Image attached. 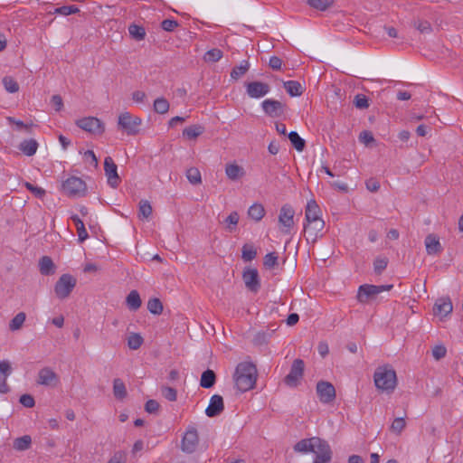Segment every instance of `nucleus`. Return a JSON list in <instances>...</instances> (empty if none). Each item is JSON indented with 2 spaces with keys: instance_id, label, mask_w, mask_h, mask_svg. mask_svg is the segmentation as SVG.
Listing matches in <instances>:
<instances>
[{
  "instance_id": "f257e3e1",
  "label": "nucleus",
  "mask_w": 463,
  "mask_h": 463,
  "mask_svg": "<svg viewBox=\"0 0 463 463\" xmlns=\"http://www.w3.org/2000/svg\"><path fill=\"white\" fill-rule=\"evenodd\" d=\"M296 452L308 453L315 455L313 463H329L332 458V450L328 442L318 437L303 439L294 446Z\"/></svg>"
},
{
  "instance_id": "f03ea898",
  "label": "nucleus",
  "mask_w": 463,
  "mask_h": 463,
  "mask_svg": "<svg viewBox=\"0 0 463 463\" xmlns=\"http://www.w3.org/2000/svg\"><path fill=\"white\" fill-rule=\"evenodd\" d=\"M235 387L241 392H245L254 388L257 380L256 366L248 362L240 363L233 374Z\"/></svg>"
},
{
  "instance_id": "7ed1b4c3",
  "label": "nucleus",
  "mask_w": 463,
  "mask_h": 463,
  "mask_svg": "<svg viewBox=\"0 0 463 463\" xmlns=\"http://www.w3.org/2000/svg\"><path fill=\"white\" fill-rule=\"evenodd\" d=\"M375 387L383 392H392L396 387V373L389 365L379 366L373 374Z\"/></svg>"
},
{
  "instance_id": "20e7f679",
  "label": "nucleus",
  "mask_w": 463,
  "mask_h": 463,
  "mask_svg": "<svg viewBox=\"0 0 463 463\" xmlns=\"http://www.w3.org/2000/svg\"><path fill=\"white\" fill-rule=\"evenodd\" d=\"M77 283L76 279L70 274H62L57 280L54 291L60 299H64L70 296Z\"/></svg>"
},
{
  "instance_id": "39448f33",
  "label": "nucleus",
  "mask_w": 463,
  "mask_h": 463,
  "mask_svg": "<svg viewBox=\"0 0 463 463\" xmlns=\"http://www.w3.org/2000/svg\"><path fill=\"white\" fill-rule=\"evenodd\" d=\"M141 118L131 115L129 112L121 113L118 117V128L128 133V135H137L139 132Z\"/></svg>"
},
{
  "instance_id": "423d86ee",
  "label": "nucleus",
  "mask_w": 463,
  "mask_h": 463,
  "mask_svg": "<svg viewBox=\"0 0 463 463\" xmlns=\"http://www.w3.org/2000/svg\"><path fill=\"white\" fill-rule=\"evenodd\" d=\"M62 189L69 196L80 197L85 194L86 184L82 179L71 176L63 182Z\"/></svg>"
},
{
  "instance_id": "0eeeda50",
  "label": "nucleus",
  "mask_w": 463,
  "mask_h": 463,
  "mask_svg": "<svg viewBox=\"0 0 463 463\" xmlns=\"http://www.w3.org/2000/svg\"><path fill=\"white\" fill-rule=\"evenodd\" d=\"M305 364L302 359H295L289 373L284 378V383L289 387H297L304 374Z\"/></svg>"
},
{
  "instance_id": "6e6552de",
  "label": "nucleus",
  "mask_w": 463,
  "mask_h": 463,
  "mask_svg": "<svg viewBox=\"0 0 463 463\" xmlns=\"http://www.w3.org/2000/svg\"><path fill=\"white\" fill-rule=\"evenodd\" d=\"M76 125L93 135H101L105 131V125L95 117H87L76 121Z\"/></svg>"
},
{
  "instance_id": "1a4fd4ad",
  "label": "nucleus",
  "mask_w": 463,
  "mask_h": 463,
  "mask_svg": "<svg viewBox=\"0 0 463 463\" xmlns=\"http://www.w3.org/2000/svg\"><path fill=\"white\" fill-rule=\"evenodd\" d=\"M261 108L269 117L279 118L284 114L287 106L279 100L267 99L262 101Z\"/></svg>"
},
{
  "instance_id": "9d476101",
  "label": "nucleus",
  "mask_w": 463,
  "mask_h": 463,
  "mask_svg": "<svg viewBox=\"0 0 463 463\" xmlns=\"http://www.w3.org/2000/svg\"><path fill=\"white\" fill-rule=\"evenodd\" d=\"M199 442L197 430L194 427H189L184 433L181 449L185 453H193L195 451Z\"/></svg>"
},
{
  "instance_id": "9b49d317",
  "label": "nucleus",
  "mask_w": 463,
  "mask_h": 463,
  "mask_svg": "<svg viewBox=\"0 0 463 463\" xmlns=\"http://www.w3.org/2000/svg\"><path fill=\"white\" fill-rule=\"evenodd\" d=\"M294 214H295V211L288 204H285L280 208L279 215V222L282 226L281 232L283 233L290 232V230L294 225V220H293Z\"/></svg>"
},
{
  "instance_id": "f8f14e48",
  "label": "nucleus",
  "mask_w": 463,
  "mask_h": 463,
  "mask_svg": "<svg viewBox=\"0 0 463 463\" xmlns=\"http://www.w3.org/2000/svg\"><path fill=\"white\" fill-rule=\"evenodd\" d=\"M317 392L319 400L323 403H329L335 398V389L328 382L320 381L317 384Z\"/></svg>"
},
{
  "instance_id": "ddd939ff",
  "label": "nucleus",
  "mask_w": 463,
  "mask_h": 463,
  "mask_svg": "<svg viewBox=\"0 0 463 463\" xmlns=\"http://www.w3.org/2000/svg\"><path fill=\"white\" fill-rule=\"evenodd\" d=\"M270 90L268 83L250 81L246 84V92L250 98L260 99L266 96Z\"/></svg>"
},
{
  "instance_id": "4468645a",
  "label": "nucleus",
  "mask_w": 463,
  "mask_h": 463,
  "mask_svg": "<svg viewBox=\"0 0 463 463\" xmlns=\"http://www.w3.org/2000/svg\"><path fill=\"white\" fill-rule=\"evenodd\" d=\"M104 170L109 184L116 188L119 184L120 178L118 175V166L110 156H107L104 160Z\"/></svg>"
},
{
  "instance_id": "2eb2a0df",
  "label": "nucleus",
  "mask_w": 463,
  "mask_h": 463,
  "mask_svg": "<svg viewBox=\"0 0 463 463\" xmlns=\"http://www.w3.org/2000/svg\"><path fill=\"white\" fill-rule=\"evenodd\" d=\"M242 279L246 288L251 292H258L260 288L259 273L256 269L248 268L243 271Z\"/></svg>"
},
{
  "instance_id": "dca6fc26",
  "label": "nucleus",
  "mask_w": 463,
  "mask_h": 463,
  "mask_svg": "<svg viewBox=\"0 0 463 463\" xmlns=\"http://www.w3.org/2000/svg\"><path fill=\"white\" fill-rule=\"evenodd\" d=\"M224 410L223 399L219 394H214L211 397L208 407L205 410V414L213 418L219 416Z\"/></svg>"
},
{
  "instance_id": "f3484780",
  "label": "nucleus",
  "mask_w": 463,
  "mask_h": 463,
  "mask_svg": "<svg viewBox=\"0 0 463 463\" xmlns=\"http://www.w3.org/2000/svg\"><path fill=\"white\" fill-rule=\"evenodd\" d=\"M381 293V288L376 285L364 284L359 287L357 299L360 303H367L372 298Z\"/></svg>"
},
{
  "instance_id": "a211bd4d",
  "label": "nucleus",
  "mask_w": 463,
  "mask_h": 463,
  "mask_svg": "<svg viewBox=\"0 0 463 463\" xmlns=\"http://www.w3.org/2000/svg\"><path fill=\"white\" fill-rule=\"evenodd\" d=\"M426 251L429 255H437L443 250L439 238L434 233H430L425 238Z\"/></svg>"
},
{
  "instance_id": "6ab92c4d",
  "label": "nucleus",
  "mask_w": 463,
  "mask_h": 463,
  "mask_svg": "<svg viewBox=\"0 0 463 463\" xmlns=\"http://www.w3.org/2000/svg\"><path fill=\"white\" fill-rule=\"evenodd\" d=\"M452 310L453 306L449 298H439L433 307V312L436 316L447 317Z\"/></svg>"
},
{
  "instance_id": "aec40b11",
  "label": "nucleus",
  "mask_w": 463,
  "mask_h": 463,
  "mask_svg": "<svg viewBox=\"0 0 463 463\" xmlns=\"http://www.w3.org/2000/svg\"><path fill=\"white\" fill-rule=\"evenodd\" d=\"M58 381L57 374L49 367H44L39 371L38 383L42 385H55Z\"/></svg>"
},
{
  "instance_id": "412c9836",
  "label": "nucleus",
  "mask_w": 463,
  "mask_h": 463,
  "mask_svg": "<svg viewBox=\"0 0 463 463\" xmlns=\"http://www.w3.org/2000/svg\"><path fill=\"white\" fill-rule=\"evenodd\" d=\"M321 210L315 200H309L307 203L305 210V220L306 222L322 219L320 217Z\"/></svg>"
},
{
  "instance_id": "4be33fe9",
  "label": "nucleus",
  "mask_w": 463,
  "mask_h": 463,
  "mask_svg": "<svg viewBox=\"0 0 463 463\" xmlns=\"http://www.w3.org/2000/svg\"><path fill=\"white\" fill-rule=\"evenodd\" d=\"M325 227V222L323 219H318L316 221H311L310 222L304 223V231L308 233V237L312 238V240H316L318 236V232H320Z\"/></svg>"
},
{
  "instance_id": "5701e85b",
  "label": "nucleus",
  "mask_w": 463,
  "mask_h": 463,
  "mask_svg": "<svg viewBox=\"0 0 463 463\" xmlns=\"http://www.w3.org/2000/svg\"><path fill=\"white\" fill-rule=\"evenodd\" d=\"M225 174L230 180L237 181L245 175V170L236 163H230L225 166Z\"/></svg>"
},
{
  "instance_id": "b1692460",
  "label": "nucleus",
  "mask_w": 463,
  "mask_h": 463,
  "mask_svg": "<svg viewBox=\"0 0 463 463\" xmlns=\"http://www.w3.org/2000/svg\"><path fill=\"white\" fill-rule=\"evenodd\" d=\"M215 383L216 374L213 370L207 369L204 372H203L200 379L201 387L210 389L215 384Z\"/></svg>"
},
{
  "instance_id": "393cba45",
  "label": "nucleus",
  "mask_w": 463,
  "mask_h": 463,
  "mask_svg": "<svg viewBox=\"0 0 463 463\" xmlns=\"http://www.w3.org/2000/svg\"><path fill=\"white\" fill-rule=\"evenodd\" d=\"M285 90L291 97H298L303 93L302 85L297 80H288L283 83Z\"/></svg>"
},
{
  "instance_id": "a878e982",
  "label": "nucleus",
  "mask_w": 463,
  "mask_h": 463,
  "mask_svg": "<svg viewBox=\"0 0 463 463\" xmlns=\"http://www.w3.org/2000/svg\"><path fill=\"white\" fill-rule=\"evenodd\" d=\"M19 148L25 156H32L37 151L38 143L35 139H26L20 144Z\"/></svg>"
},
{
  "instance_id": "bb28decb",
  "label": "nucleus",
  "mask_w": 463,
  "mask_h": 463,
  "mask_svg": "<svg viewBox=\"0 0 463 463\" xmlns=\"http://www.w3.org/2000/svg\"><path fill=\"white\" fill-rule=\"evenodd\" d=\"M40 272L43 275H51L54 273L55 266L52 260L48 256H43L39 261Z\"/></svg>"
},
{
  "instance_id": "cd10ccee",
  "label": "nucleus",
  "mask_w": 463,
  "mask_h": 463,
  "mask_svg": "<svg viewBox=\"0 0 463 463\" xmlns=\"http://www.w3.org/2000/svg\"><path fill=\"white\" fill-rule=\"evenodd\" d=\"M126 302L128 308L133 311L137 310L142 304L139 293L137 290H132L129 292L126 298Z\"/></svg>"
},
{
  "instance_id": "c85d7f7f",
  "label": "nucleus",
  "mask_w": 463,
  "mask_h": 463,
  "mask_svg": "<svg viewBox=\"0 0 463 463\" xmlns=\"http://www.w3.org/2000/svg\"><path fill=\"white\" fill-rule=\"evenodd\" d=\"M204 132V127L202 125H192L183 130V136L187 139H195Z\"/></svg>"
},
{
  "instance_id": "c756f323",
  "label": "nucleus",
  "mask_w": 463,
  "mask_h": 463,
  "mask_svg": "<svg viewBox=\"0 0 463 463\" xmlns=\"http://www.w3.org/2000/svg\"><path fill=\"white\" fill-rule=\"evenodd\" d=\"M113 393L118 400H123L128 394L125 383L119 378H116L113 381Z\"/></svg>"
},
{
  "instance_id": "7c9ffc66",
  "label": "nucleus",
  "mask_w": 463,
  "mask_h": 463,
  "mask_svg": "<svg viewBox=\"0 0 463 463\" xmlns=\"http://www.w3.org/2000/svg\"><path fill=\"white\" fill-rule=\"evenodd\" d=\"M71 220L76 225L79 241L83 242L88 238V232L85 229L83 222L78 215H72Z\"/></svg>"
},
{
  "instance_id": "2f4dec72",
  "label": "nucleus",
  "mask_w": 463,
  "mask_h": 463,
  "mask_svg": "<svg viewBox=\"0 0 463 463\" xmlns=\"http://www.w3.org/2000/svg\"><path fill=\"white\" fill-rule=\"evenodd\" d=\"M248 214L251 219L259 222L265 214L264 207L260 203H254L249 208Z\"/></svg>"
},
{
  "instance_id": "473e14b6",
  "label": "nucleus",
  "mask_w": 463,
  "mask_h": 463,
  "mask_svg": "<svg viewBox=\"0 0 463 463\" xmlns=\"http://www.w3.org/2000/svg\"><path fill=\"white\" fill-rule=\"evenodd\" d=\"M250 69V63L248 61H242L240 65L235 66L231 71V77L233 80H239Z\"/></svg>"
},
{
  "instance_id": "72a5a7b5",
  "label": "nucleus",
  "mask_w": 463,
  "mask_h": 463,
  "mask_svg": "<svg viewBox=\"0 0 463 463\" xmlns=\"http://www.w3.org/2000/svg\"><path fill=\"white\" fill-rule=\"evenodd\" d=\"M292 146L299 152L303 151L306 146L305 140L296 131H291L288 135Z\"/></svg>"
},
{
  "instance_id": "f704fd0d",
  "label": "nucleus",
  "mask_w": 463,
  "mask_h": 463,
  "mask_svg": "<svg viewBox=\"0 0 463 463\" xmlns=\"http://www.w3.org/2000/svg\"><path fill=\"white\" fill-rule=\"evenodd\" d=\"M31 444H32V439L29 435H24L23 437L16 438L14 440V448L19 451H24V450L28 449L30 448Z\"/></svg>"
},
{
  "instance_id": "c9c22d12",
  "label": "nucleus",
  "mask_w": 463,
  "mask_h": 463,
  "mask_svg": "<svg viewBox=\"0 0 463 463\" xmlns=\"http://www.w3.org/2000/svg\"><path fill=\"white\" fill-rule=\"evenodd\" d=\"M152 206L146 200H141L139 202L138 217L140 219L147 220L152 215Z\"/></svg>"
},
{
  "instance_id": "e433bc0d",
  "label": "nucleus",
  "mask_w": 463,
  "mask_h": 463,
  "mask_svg": "<svg viewBox=\"0 0 463 463\" xmlns=\"http://www.w3.org/2000/svg\"><path fill=\"white\" fill-rule=\"evenodd\" d=\"M241 258L244 261H251L257 256V250L251 244H244L241 249Z\"/></svg>"
},
{
  "instance_id": "4c0bfd02",
  "label": "nucleus",
  "mask_w": 463,
  "mask_h": 463,
  "mask_svg": "<svg viewBox=\"0 0 463 463\" xmlns=\"http://www.w3.org/2000/svg\"><path fill=\"white\" fill-rule=\"evenodd\" d=\"M26 318V315L24 312L18 313L9 323V329L11 331H17L22 328Z\"/></svg>"
},
{
  "instance_id": "58836bf2",
  "label": "nucleus",
  "mask_w": 463,
  "mask_h": 463,
  "mask_svg": "<svg viewBox=\"0 0 463 463\" xmlns=\"http://www.w3.org/2000/svg\"><path fill=\"white\" fill-rule=\"evenodd\" d=\"M128 32L131 37L137 41H141L145 39L146 30L143 26L137 24H131L128 27Z\"/></svg>"
},
{
  "instance_id": "ea45409f",
  "label": "nucleus",
  "mask_w": 463,
  "mask_h": 463,
  "mask_svg": "<svg viewBox=\"0 0 463 463\" xmlns=\"http://www.w3.org/2000/svg\"><path fill=\"white\" fill-rule=\"evenodd\" d=\"M406 427V421L403 417H398L393 420L390 426V431L400 435Z\"/></svg>"
},
{
  "instance_id": "a19ab883",
  "label": "nucleus",
  "mask_w": 463,
  "mask_h": 463,
  "mask_svg": "<svg viewBox=\"0 0 463 463\" xmlns=\"http://www.w3.org/2000/svg\"><path fill=\"white\" fill-rule=\"evenodd\" d=\"M147 309L154 315H160L163 312V304L157 298H151L147 302Z\"/></svg>"
},
{
  "instance_id": "79ce46f5",
  "label": "nucleus",
  "mask_w": 463,
  "mask_h": 463,
  "mask_svg": "<svg viewBox=\"0 0 463 463\" xmlns=\"http://www.w3.org/2000/svg\"><path fill=\"white\" fill-rule=\"evenodd\" d=\"M186 178L194 185L202 183L201 173L196 167H191L186 171Z\"/></svg>"
},
{
  "instance_id": "37998d69",
  "label": "nucleus",
  "mask_w": 463,
  "mask_h": 463,
  "mask_svg": "<svg viewBox=\"0 0 463 463\" xmlns=\"http://www.w3.org/2000/svg\"><path fill=\"white\" fill-rule=\"evenodd\" d=\"M154 110L158 114H165L169 110V102L165 98H157L154 101Z\"/></svg>"
},
{
  "instance_id": "c03bdc74",
  "label": "nucleus",
  "mask_w": 463,
  "mask_h": 463,
  "mask_svg": "<svg viewBox=\"0 0 463 463\" xmlns=\"http://www.w3.org/2000/svg\"><path fill=\"white\" fill-rule=\"evenodd\" d=\"M222 52L220 49L213 48L204 54V61L207 62H216L222 58Z\"/></svg>"
},
{
  "instance_id": "a18cd8bd",
  "label": "nucleus",
  "mask_w": 463,
  "mask_h": 463,
  "mask_svg": "<svg viewBox=\"0 0 463 463\" xmlns=\"http://www.w3.org/2000/svg\"><path fill=\"white\" fill-rule=\"evenodd\" d=\"M3 84L5 90L9 93H15L19 90V85L14 78L5 76L3 79Z\"/></svg>"
},
{
  "instance_id": "49530a36",
  "label": "nucleus",
  "mask_w": 463,
  "mask_h": 463,
  "mask_svg": "<svg viewBox=\"0 0 463 463\" xmlns=\"http://www.w3.org/2000/svg\"><path fill=\"white\" fill-rule=\"evenodd\" d=\"M143 344V338L139 334L132 333L128 338V346L132 350H137Z\"/></svg>"
},
{
  "instance_id": "de8ad7c7",
  "label": "nucleus",
  "mask_w": 463,
  "mask_h": 463,
  "mask_svg": "<svg viewBox=\"0 0 463 463\" xmlns=\"http://www.w3.org/2000/svg\"><path fill=\"white\" fill-rule=\"evenodd\" d=\"M307 3L312 8L319 10V11L326 10L333 4V2L329 1V0H307Z\"/></svg>"
},
{
  "instance_id": "09e8293b",
  "label": "nucleus",
  "mask_w": 463,
  "mask_h": 463,
  "mask_svg": "<svg viewBox=\"0 0 463 463\" xmlns=\"http://www.w3.org/2000/svg\"><path fill=\"white\" fill-rule=\"evenodd\" d=\"M161 393L169 402H175L177 399V391L173 387L163 385L161 387Z\"/></svg>"
},
{
  "instance_id": "8fccbe9b",
  "label": "nucleus",
  "mask_w": 463,
  "mask_h": 463,
  "mask_svg": "<svg viewBox=\"0 0 463 463\" xmlns=\"http://www.w3.org/2000/svg\"><path fill=\"white\" fill-rule=\"evenodd\" d=\"M80 12V9L75 5H64L61 7H57L54 9L53 14H61V15H70L73 14H77Z\"/></svg>"
},
{
  "instance_id": "3c124183",
  "label": "nucleus",
  "mask_w": 463,
  "mask_h": 463,
  "mask_svg": "<svg viewBox=\"0 0 463 463\" xmlns=\"http://www.w3.org/2000/svg\"><path fill=\"white\" fill-rule=\"evenodd\" d=\"M414 27L421 33H430L432 32L431 24L428 21L415 20Z\"/></svg>"
},
{
  "instance_id": "603ef678",
  "label": "nucleus",
  "mask_w": 463,
  "mask_h": 463,
  "mask_svg": "<svg viewBox=\"0 0 463 463\" xmlns=\"http://www.w3.org/2000/svg\"><path fill=\"white\" fill-rule=\"evenodd\" d=\"M388 265L387 258H376L373 261V269L376 274H381Z\"/></svg>"
},
{
  "instance_id": "864d4df0",
  "label": "nucleus",
  "mask_w": 463,
  "mask_h": 463,
  "mask_svg": "<svg viewBox=\"0 0 463 463\" xmlns=\"http://www.w3.org/2000/svg\"><path fill=\"white\" fill-rule=\"evenodd\" d=\"M354 103L357 109H364L369 107L368 99L364 94H357L354 97Z\"/></svg>"
},
{
  "instance_id": "5fc2aeb1",
  "label": "nucleus",
  "mask_w": 463,
  "mask_h": 463,
  "mask_svg": "<svg viewBox=\"0 0 463 463\" xmlns=\"http://www.w3.org/2000/svg\"><path fill=\"white\" fill-rule=\"evenodd\" d=\"M263 264L265 267L271 269L278 264V256L275 252H269L265 255Z\"/></svg>"
},
{
  "instance_id": "6e6d98bb",
  "label": "nucleus",
  "mask_w": 463,
  "mask_h": 463,
  "mask_svg": "<svg viewBox=\"0 0 463 463\" xmlns=\"http://www.w3.org/2000/svg\"><path fill=\"white\" fill-rule=\"evenodd\" d=\"M24 186L37 198H43L45 194L44 189H43L42 187L35 186L29 182H25Z\"/></svg>"
},
{
  "instance_id": "4d7b16f0",
  "label": "nucleus",
  "mask_w": 463,
  "mask_h": 463,
  "mask_svg": "<svg viewBox=\"0 0 463 463\" xmlns=\"http://www.w3.org/2000/svg\"><path fill=\"white\" fill-rule=\"evenodd\" d=\"M239 222V214L237 212H232L230 213V215L226 218L225 222L228 223L227 229L232 232L235 228V226L238 224Z\"/></svg>"
},
{
  "instance_id": "13d9d810",
  "label": "nucleus",
  "mask_w": 463,
  "mask_h": 463,
  "mask_svg": "<svg viewBox=\"0 0 463 463\" xmlns=\"http://www.w3.org/2000/svg\"><path fill=\"white\" fill-rule=\"evenodd\" d=\"M126 462H127V453L122 450L116 451L108 461V463H126Z\"/></svg>"
},
{
  "instance_id": "bf43d9fd",
  "label": "nucleus",
  "mask_w": 463,
  "mask_h": 463,
  "mask_svg": "<svg viewBox=\"0 0 463 463\" xmlns=\"http://www.w3.org/2000/svg\"><path fill=\"white\" fill-rule=\"evenodd\" d=\"M178 22L174 19H165L161 22V28L166 32L175 31V29L178 27Z\"/></svg>"
},
{
  "instance_id": "052dcab7",
  "label": "nucleus",
  "mask_w": 463,
  "mask_h": 463,
  "mask_svg": "<svg viewBox=\"0 0 463 463\" xmlns=\"http://www.w3.org/2000/svg\"><path fill=\"white\" fill-rule=\"evenodd\" d=\"M160 404L156 400H148L145 404V410L151 414H156L159 411Z\"/></svg>"
},
{
  "instance_id": "680f3d73",
  "label": "nucleus",
  "mask_w": 463,
  "mask_h": 463,
  "mask_svg": "<svg viewBox=\"0 0 463 463\" xmlns=\"http://www.w3.org/2000/svg\"><path fill=\"white\" fill-rule=\"evenodd\" d=\"M447 354V349L444 345H436L432 349V355L436 360H440L445 357Z\"/></svg>"
},
{
  "instance_id": "e2e57ef3",
  "label": "nucleus",
  "mask_w": 463,
  "mask_h": 463,
  "mask_svg": "<svg viewBox=\"0 0 463 463\" xmlns=\"http://www.w3.org/2000/svg\"><path fill=\"white\" fill-rule=\"evenodd\" d=\"M19 402L25 408H33L34 406V404H35L33 397L32 395H30V394H23L20 397Z\"/></svg>"
},
{
  "instance_id": "0e129e2a",
  "label": "nucleus",
  "mask_w": 463,
  "mask_h": 463,
  "mask_svg": "<svg viewBox=\"0 0 463 463\" xmlns=\"http://www.w3.org/2000/svg\"><path fill=\"white\" fill-rule=\"evenodd\" d=\"M359 140L366 146H369L371 143L374 142L373 134L366 130L360 133Z\"/></svg>"
},
{
  "instance_id": "69168bd1",
  "label": "nucleus",
  "mask_w": 463,
  "mask_h": 463,
  "mask_svg": "<svg viewBox=\"0 0 463 463\" xmlns=\"http://www.w3.org/2000/svg\"><path fill=\"white\" fill-rule=\"evenodd\" d=\"M12 373V367L8 361L3 360L0 361V375H5L8 377Z\"/></svg>"
},
{
  "instance_id": "338daca9",
  "label": "nucleus",
  "mask_w": 463,
  "mask_h": 463,
  "mask_svg": "<svg viewBox=\"0 0 463 463\" xmlns=\"http://www.w3.org/2000/svg\"><path fill=\"white\" fill-rule=\"evenodd\" d=\"M269 66L272 70L279 71L281 69L282 66V60L278 56H271L269 58Z\"/></svg>"
},
{
  "instance_id": "774afa93",
  "label": "nucleus",
  "mask_w": 463,
  "mask_h": 463,
  "mask_svg": "<svg viewBox=\"0 0 463 463\" xmlns=\"http://www.w3.org/2000/svg\"><path fill=\"white\" fill-rule=\"evenodd\" d=\"M51 103L56 111H60L63 107V101L60 95H53L51 99Z\"/></svg>"
}]
</instances>
